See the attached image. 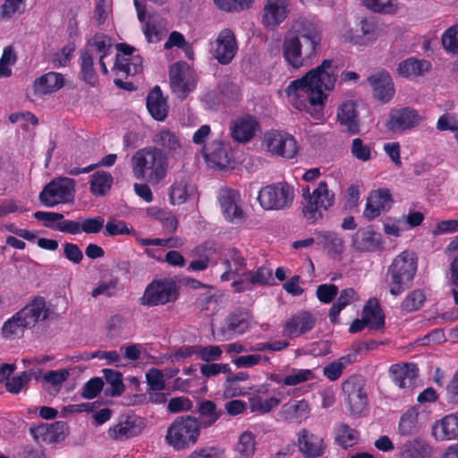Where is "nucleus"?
<instances>
[{
	"mask_svg": "<svg viewBox=\"0 0 458 458\" xmlns=\"http://www.w3.org/2000/svg\"><path fill=\"white\" fill-rule=\"evenodd\" d=\"M106 384L105 388L106 394L111 396L120 395L124 390L122 374L113 369H105L103 370Z\"/></svg>",
	"mask_w": 458,
	"mask_h": 458,
	"instance_id": "obj_54",
	"label": "nucleus"
},
{
	"mask_svg": "<svg viewBox=\"0 0 458 458\" xmlns=\"http://www.w3.org/2000/svg\"><path fill=\"white\" fill-rule=\"evenodd\" d=\"M336 79L337 72L333 61L326 59L301 78L290 82L285 89L288 102L296 109L309 112L319 119L327 98L326 91L335 88Z\"/></svg>",
	"mask_w": 458,
	"mask_h": 458,
	"instance_id": "obj_1",
	"label": "nucleus"
},
{
	"mask_svg": "<svg viewBox=\"0 0 458 458\" xmlns=\"http://www.w3.org/2000/svg\"><path fill=\"white\" fill-rule=\"evenodd\" d=\"M210 54L220 64H228L238 51L234 33L230 29H223L216 39L210 43Z\"/></svg>",
	"mask_w": 458,
	"mask_h": 458,
	"instance_id": "obj_15",
	"label": "nucleus"
},
{
	"mask_svg": "<svg viewBox=\"0 0 458 458\" xmlns=\"http://www.w3.org/2000/svg\"><path fill=\"white\" fill-rule=\"evenodd\" d=\"M293 197V189L287 183L279 182L263 187L259 192L258 200L264 209L277 210L289 207Z\"/></svg>",
	"mask_w": 458,
	"mask_h": 458,
	"instance_id": "obj_11",
	"label": "nucleus"
},
{
	"mask_svg": "<svg viewBox=\"0 0 458 458\" xmlns=\"http://www.w3.org/2000/svg\"><path fill=\"white\" fill-rule=\"evenodd\" d=\"M444 49L452 55H458V24L448 28L441 37Z\"/></svg>",
	"mask_w": 458,
	"mask_h": 458,
	"instance_id": "obj_61",
	"label": "nucleus"
},
{
	"mask_svg": "<svg viewBox=\"0 0 458 458\" xmlns=\"http://www.w3.org/2000/svg\"><path fill=\"white\" fill-rule=\"evenodd\" d=\"M112 49V39L110 37L102 34L97 33L94 37L88 42L87 47L84 53H89L93 57H98L99 61V64L101 66V71L104 74L108 72L106 64L105 63V58L111 54Z\"/></svg>",
	"mask_w": 458,
	"mask_h": 458,
	"instance_id": "obj_32",
	"label": "nucleus"
},
{
	"mask_svg": "<svg viewBox=\"0 0 458 458\" xmlns=\"http://www.w3.org/2000/svg\"><path fill=\"white\" fill-rule=\"evenodd\" d=\"M363 4L375 13H395L399 7L395 0H362Z\"/></svg>",
	"mask_w": 458,
	"mask_h": 458,
	"instance_id": "obj_59",
	"label": "nucleus"
},
{
	"mask_svg": "<svg viewBox=\"0 0 458 458\" xmlns=\"http://www.w3.org/2000/svg\"><path fill=\"white\" fill-rule=\"evenodd\" d=\"M368 81L375 98L382 103H387L393 98L395 89L393 80L387 72H376L370 75Z\"/></svg>",
	"mask_w": 458,
	"mask_h": 458,
	"instance_id": "obj_28",
	"label": "nucleus"
},
{
	"mask_svg": "<svg viewBox=\"0 0 458 458\" xmlns=\"http://www.w3.org/2000/svg\"><path fill=\"white\" fill-rule=\"evenodd\" d=\"M47 318V310L44 298H35L4 323L2 334L5 338H18L23 335L26 328L35 327L38 322Z\"/></svg>",
	"mask_w": 458,
	"mask_h": 458,
	"instance_id": "obj_4",
	"label": "nucleus"
},
{
	"mask_svg": "<svg viewBox=\"0 0 458 458\" xmlns=\"http://www.w3.org/2000/svg\"><path fill=\"white\" fill-rule=\"evenodd\" d=\"M154 147L161 149L168 157L181 155L183 152V146L181 137L174 131L162 128L157 131L152 138Z\"/></svg>",
	"mask_w": 458,
	"mask_h": 458,
	"instance_id": "obj_26",
	"label": "nucleus"
},
{
	"mask_svg": "<svg viewBox=\"0 0 458 458\" xmlns=\"http://www.w3.org/2000/svg\"><path fill=\"white\" fill-rule=\"evenodd\" d=\"M94 58L89 53L81 54V75L83 80L91 86H95L98 82V77L93 68Z\"/></svg>",
	"mask_w": 458,
	"mask_h": 458,
	"instance_id": "obj_62",
	"label": "nucleus"
},
{
	"mask_svg": "<svg viewBox=\"0 0 458 458\" xmlns=\"http://www.w3.org/2000/svg\"><path fill=\"white\" fill-rule=\"evenodd\" d=\"M259 130V125L256 119L247 115L234 122L232 127V137L238 142H248Z\"/></svg>",
	"mask_w": 458,
	"mask_h": 458,
	"instance_id": "obj_37",
	"label": "nucleus"
},
{
	"mask_svg": "<svg viewBox=\"0 0 458 458\" xmlns=\"http://www.w3.org/2000/svg\"><path fill=\"white\" fill-rule=\"evenodd\" d=\"M437 440H453L458 438V411L437 420L432 428Z\"/></svg>",
	"mask_w": 458,
	"mask_h": 458,
	"instance_id": "obj_34",
	"label": "nucleus"
},
{
	"mask_svg": "<svg viewBox=\"0 0 458 458\" xmlns=\"http://www.w3.org/2000/svg\"><path fill=\"white\" fill-rule=\"evenodd\" d=\"M393 203L390 191L386 188H380L372 191L367 198L363 216L366 219L371 221L379 216L381 213L390 209Z\"/></svg>",
	"mask_w": 458,
	"mask_h": 458,
	"instance_id": "obj_22",
	"label": "nucleus"
},
{
	"mask_svg": "<svg viewBox=\"0 0 458 458\" xmlns=\"http://www.w3.org/2000/svg\"><path fill=\"white\" fill-rule=\"evenodd\" d=\"M317 324V317L307 310L293 314L284 324L283 335L288 338H296L311 331Z\"/></svg>",
	"mask_w": 458,
	"mask_h": 458,
	"instance_id": "obj_21",
	"label": "nucleus"
},
{
	"mask_svg": "<svg viewBox=\"0 0 458 458\" xmlns=\"http://www.w3.org/2000/svg\"><path fill=\"white\" fill-rule=\"evenodd\" d=\"M418 368L413 363H396L390 367L389 374L400 388H411L418 377Z\"/></svg>",
	"mask_w": 458,
	"mask_h": 458,
	"instance_id": "obj_33",
	"label": "nucleus"
},
{
	"mask_svg": "<svg viewBox=\"0 0 458 458\" xmlns=\"http://www.w3.org/2000/svg\"><path fill=\"white\" fill-rule=\"evenodd\" d=\"M310 414V403L304 399L289 400L278 411L280 420L292 423H301L309 418Z\"/></svg>",
	"mask_w": 458,
	"mask_h": 458,
	"instance_id": "obj_29",
	"label": "nucleus"
},
{
	"mask_svg": "<svg viewBox=\"0 0 458 458\" xmlns=\"http://www.w3.org/2000/svg\"><path fill=\"white\" fill-rule=\"evenodd\" d=\"M76 182L69 177H58L50 181L39 194L41 204L53 208L60 204L72 203Z\"/></svg>",
	"mask_w": 458,
	"mask_h": 458,
	"instance_id": "obj_8",
	"label": "nucleus"
},
{
	"mask_svg": "<svg viewBox=\"0 0 458 458\" xmlns=\"http://www.w3.org/2000/svg\"><path fill=\"white\" fill-rule=\"evenodd\" d=\"M379 240L377 234L370 229L358 230L352 238V246L360 251H371L377 248Z\"/></svg>",
	"mask_w": 458,
	"mask_h": 458,
	"instance_id": "obj_47",
	"label": "nucleus"
},
{
	"mask_svg": "<svg viewBox=\"0 0 458 458\" xmlns=\"http://www.w3.org/2000/svg\"><path fill=\"white\" fill-rule=\"evenodd\" d=\"M202 155L208 166L227 169L233 166V159L229 148L220 140H214L201 148Z\"/></svg>",
	"mask_w": 458,
	"mask_h": 458,
	"instance_id": "obj_19",
	"label": "nucleus"
},
{
	"mask_svg": "<svg viewBox=\"0 0 458 458\" xmlns=\"http://www.w3.org/2000/svg\"><path fill=\"white\" fill-rule=\"evenodd\" d=\"M179 289L176 283L169 278L154 280L146 287L140 304L147 307L165 305L177 300Z\"/></svg>",
	"mask_w": 458,
	"mask_h": 458,
	"instance_id": "obj_9",
	"label": "nucleus"
},
{
	"mask_svg": "<svg viewBox=\"0 0 458 458\" xmlns=\"http://www.w3.org/2000/svg\"><path fill=\"white\" fill-rule=\"evenodd\" d=\"M291 12L289 0H267L261 15L262 24L275 30L283 23Z\"/></svg>",
	"mask_w": 458,
	"mask_h": 458,
	"instance_id": "obj_20",
	"label": "nucleus"
},
{
	"mask_svg": "<svg viewBox=\"0 0 458 458\" xmlns=\"http://www.w3.org/2000/svg\"><path fill=\"white\" fill-rule=\"evenodd\" d=\"M360 33L352 34L349 31L344 38L355 46H366L377 40L383 33L381 25L373 19H363L360 22Z\"/></svg>",
	"mask_w": 458,
	"mask_h": 458,
	"instance_id": "obj_25",
	"label": "nucleus"
},
{
	"mask_svg": "<svg viewBox=\"0 0 458 458\" xmlns=\"http://www.w3.org/2000/svg\"><path fill=\"white\" fill-rule=\"evenodd\" d=\"M358 437V432L346 424H340L336 428V440L344 448L352 446Z\"/></svg>",
	"mask_w": 458,
	"mask_h": 458,
	"instance_id": "obj_60",
	"label": "nucleus"
},
{
	"mask_svg": "<svg viewBox=\"0 0 458 458\" xmlns=\"http://www.w3.org/2000/svg\"><path fill=\"white\" fill-rule=\"evenodd\" d=\"M131 169L136 179L157 185L167 175L168 158L157 147H145L131 157Z\"/></svg>",
	"mask_w": 458,
	"mask_h": 458,
	"instance_id": "obj_3",
	"label": "nucleus"
},
{
	"mask_svg": "<svg viewBox=\"0 0 458 458\" xmlns=\"http://www.w3.org/2000/svg\"><path fill=\"white\" fill-rule=\"evenodd\" d=\"M422 119L418 111L413 108H394L388 114L386 127L393 133H403L417 127Z\"/></svg>",
	"mask_w": 458,
	"mask_h": 458,
	"instance_id": "obj_16",
	"label": "nucleus"
},
{
	"mask_svg": "<svg viewBox=\"0 0 458 458\" xmlns=\"http://www.w3.org/2000/svg\"><path fill=\"white\" fill-rule=\"evenodd\" d=\"M243 276L239 281H234L232 285L235 292H244L251 289L252 284H270L273 280L271 268L262 266L256 271L242 272Z\"/></svg>",
	"mask_w": 458,
	"mask_h": 458,
	"instance_id": "obj_31",
	"label": "nucleus"
},
{
	"mask_svg": "<svg viewBox=\"0 0 458 458\" xmlns=\"http://www.w3.org/2000/svg\"><path fill=\"white\" fill-rule=\"evenodd\" d=\"M297 446L301 454L306 458H318L323 455L326 449L324 439L306 428L298 432Z\"/></svg>",
	"mask_w": 458,
	"mask_h": 458,
	"instance_id": "obj_24",
	"label": "nucleus"
},
{
	"mask_svg": "<svg viewBox=\"0 0 458 458\" xmlns=\"http://www.w3.org/2000/svg\"><path fill=\"white\" fill-rule=\"evenodd\" d=\"M38 378V375L34 370H26L18 376L13 377L6 381V389L12 394H19L24 386H26L32 377Z\"/></svg>",
	"mask_w": 458,
	"mask_h": 458,
	"instance_id": "obj_58",
	"label": "nucleus"
},
{
	"mask_svg": "<svg viewBox=\"0 0 458 458\" xmlns=\"http://www.w3.org/2000/svg\"><path fill=\"white\" fill-rule=\"evenodd\" d=\"M356 359L355 353L342 356L336 360L327 364L323 369V375L330 381H336L343 374L344 369Z\"/></svg>",
	"mask_w": 458,
	"mask_h": 458,
	"instance_id": "obj_50",
	"label": "nucleus"
},
{
	"mask_svg": "<svg viewBox=\"0 0 458 458\" xmlns=\"http://www.w3.org/2000/svg\"><path fill=\"white\" fill-rule=\"evenodd\" d=\"M269 388L268 384H261L252 388L251 396L249 398V407L251 412L263 415L269 413L280 405L284 396L281 393L267 396Z\"/></svg>",
	"mask_w": 458,
	"mask_h": 458,
	"instance_id": "obj_17",
	"label": "nucleus"
},
{
	"mask_svg": "<svg viewBox=\"0 0 458 458\" xmlns=\"http://www.w3.org/2000/svg\"><path fill=\"white\" fill-rule=\"evenodd\" d=\"M359 300V294L353 288H345L342 290L336 301L331 306L329 310L328 317L331 323H338L341 311L348 305L358 301Z\"/></svg>",
	"mask_w": 458,
	"mask_h": 458,
	"instance_id": "obj_42",
	"label": "nucleus"
},
{
	"mask_svg": "<svg viewBox=\"0 0 458 458\" xmlns=\"http://www.w3.org/2000/svg\"><path fill=\"white\" fill-rule=\"evenodd\" d=\"M316 242L331 257H339L344 252V242L343 238L332 231L316 232Z\"/></svg>",
	"mask_w": 458,
	"mask_h": 458,
	"instance_id": "obj_38",
	"label": "nucleus"
},
{
	"mask_svg": "<svg viewBox=\"0 0 458 458\" xmlns=\"http://www.w3.org/2000/svg\"><path fill=\"white\" fill-rule=\"evenodd\" d=\"M147 108L151 116L157 121H164L168 113L166 98L158 86H156L147 97Z\"/></svg>",
	"mask_w": 458,
	"mask_h": 458,
	"instance_id": "obj_39",
	"label": "nucleus"
},
{
	"mask_svg": "<svg viewBox=\"0 0 458 458\" xmlns=\"http://www.w3.org/2000/svg\"><path fill=\"white\" fill-rule=\"evenodd\" d=\"M114 178L112 174L106 171L95 172L89 181L90 192L96 196H105L110 191Z\"/></svg>",
	"mask_w": 458,
	"mask_h": 458,
	"instance_id": "obj_48",
	"label": "nucleus"
},
{
	"mask_svg": "<svg viewBox=\"0 0 458 458\" xmlns=\"http://www.w3.org/2000/svg\"><path fill=\"white\" fill-rule=\"evenodd\" d=\"M419 410L411 407L407 410L399 420L398 433L401 436L408 437L420 432V425L419 422Z\"/></svg>",
	"mask_w": 458,
	"mask_h": 458,
	"instance_id": "obj_43",
	"label": "nucleus"
},
{
	"mask_svg": "<svg viewBox=\"0 0 458 458\" xmlns=\"http://www.w3.org/2000/svg\"><path fill=\"white\" fill-rule=\"evenodd\" d=\"M322 40L320 27L314 21L300 17L292 22L282 46L285 62L294 69L310 66Z\"/></svg>",
	"mask_w": 458,
	"mask_h": 458,
	"instance_id": "obj_2",
	"label": "nucleus"
},
{
	"mask_svg": "<svg viewBox=\"0 0 458 458\" xmlns=\"http://www.w3.org/2000/svg\"><path fill=\"white\" fill-rule=\"evenodd\" d=\"M26 8L25 0H4L0 6V20H11L22 14Z\"/></svg>",
	"mask_w": 458,
	"mask_h": 458,
	"instance_id": "obj_57",
	"label": "nucleus"
},
{
	"mask_svg": "<svg viewBox=\"0 0 458 458\" xmlns=\"http://www.w3.org/2000/svg\"><path fill=\"white\" fill-rule=\"evenodd\" d=\"M256 445V436L250 430L243 431L234 445L233 458H253Z\"/></svg>",
	"mask_w": 458,
	"mask_h": 458,
	"instance_id": "obj_44",
	"label": "nucleus"
},
{
	"mask_svg": "<svg viewBox=\"0 0 458 458\" xmlns=\"http://www.w3.org/2000/svg\"><path fill=\"white\" fill-rule=\"evenodd\" d=\"M192 191L185 179L175 181L169 189V199L172 205H181L188 199Z\"/></svg>",
	"mask_w": 458,
	"mask_h": 458,
	"instance_id": "obj_52",
	"label": "nucleus"
},
{
	"mask_svg": "<svg viewBox=\"0 0 458 458\" xmlns=\"http://www.w3.org/2000/svg\"><path fill=\"white\" fill-rule=\"evenodd\" d=\"M32 437L38 443L55 444L66 437V425L62 421L40 424L30 428Z\"/></svg>",
	"mask_w": 458,
	"mask_h": 458,
	"instance_id": "obj_27",
	"label": "nucleus"
},
{
	"mask_svg": "<svg viewBox=\"0 0 458 458\" xmlns=\"http://www.w3.org/2000/svg\"><path fill=\"white\" fill-rule=\"evenodd\" d=\"M117 50L120 52L116 55L114 66L117 74L135 75L143 69V60L139 55H134L135 48L127 44H118Z\"/></svg>",
	"mask_w": 458,
	"mask_h": 458,
	"instance_id": "obj_18",
	"label": "nucleus"
},
{
	"mask_svg": "<svg viewBox=\"0 0 458 458\" xmlns=\"http://www.w3.org/2000/svg\"><path fill=\"white\" fill-rule=\"evenodd\" d=\"M431 69V64L426 60L408 58L398 65V73L405 78L420 76Z\"/></svg>",
	"mask_w": 458,
	"mask_h": 458,
	"instance_id": "obj_46",
	"label": "nucleus"
},
{
	"mask_svg": "<svg viewBox=\"0 0 458 458\" xmlns=\"http://www.w3.org/2000/svg\"><path fill=\"white\" fill-rule=\"evenodd\" d=\"M362 317L367 322V327L378 329L385 323V316L376 299H369L363 307Z\"/></svg>",
	"mask_w": 458,
	"mask_h": 458,
	"instance_id": "obj_45",
	"label": "nucleus"
},
{
	"mask_svg": "<svg viewBox=\"0 0 458 458\" xmlns=\"http://www.w3.org/2000/svg\"><path fill=\"white\" fill-rule=\"evenodd\" d=\"M169 81L172 92L184 99L197 87L196 72L183 61L174 63L169 69Z\"/></svg>",
	"mask_w": 458,
	"mask_h": 458,
	"instance_id": "obj_10",
	"label": "nucleus"
},
{
	"mask_svg": "<svg viewBox=\"0 0 458 458\" xmlns=\"http://www.w3.org/2000/svg\"><path fill=\"white\" fill-rule=\"evenodd\" d=\"M250 316L247 312L239 311L230 315L226 325L222 329L224 340L233 338L236 335H242L250 329Z\"/></svg>",
	"mask_w": 458,
	"mask_h": 458,
	"instance_id": "obj_36",
	"label": "nucleus"
},
{
	"mask_svg": "<svg viewBox=\"0 0 458 458\" xmlns=\"http://www.w3.org/2000/svg\"><path fill=\"white\" fill-rule=\"evenodd\" d=\"M338 122L352 133L359 131L358 113L353 100H345L338 107Z\"/></svg>",
	"mask_w": 458,
	"mask_h": 458,
	"instance_id": "obj_41",
	"label": "nucleus"
},
{
	"mask_svg": "<svg viewBox=\"0 0 458 458\" xmlns=\"http://www.w3.org/2000/svg\"><path fill=\"white\" fill-rule=\"evenodd\" d=\"M69 376L70 371L67 369H61L46 372L41 379L45 383L46 390L51 394H56Z\"/></svg>",
	"mask_w": 458,
	"mask_h": 458,
	"instance_id": "obj_49",
	"label": "nucleus"
},
{
	"mask_svg": "<svg viewBox=\"0 0 458 458\" xmlns=\"http://www.w3.org/2000/svg\"><path fill=\"white\" fill-rule=\"evenodd\" d=\"M64 85V76L55 72H49L37 78L33 83V89L38 96H46L61 89Z\"/></svg>",
	"mask_w": 458,
	"mask_h": 458,
	"instance_id": "obj_35",
	"label": "nucleus"
},
{
	"mask_svg": "<svg viewBox=\"0 0 458 458\" xmlns=\"http://www.w3.org/2000/svg\"><path fill=\"white\" fill-rule=\"evenodd\" d=\"M316 377L315 370L310 369H291L284 375V386H295L301 383L313 380Z\"/></svg>",
	"mask_w": 458,
	"mask_h": 458,
	"instance_id": "obj_55",
	"label": "nucleus"
},
{
	"mask_svg": "<svg viewBox=\"0 0 458 458\" xmlns=\"http://www.w3.org/2000/svg\"><path fill=\"white\" fill-rule=\"evenodd\" d=\"M200 434V423L191 416H182L174 420L168 427L165 440L176 451L186 450L193 446Z\"/></svg>",
	"mask_w": 458,
	"mask_h": 458,
	"instance_id": "obj_6",
	"label": "nucleus"
},
{
	"mask_svg": "<svg viewBox=\"0 0 458 458\" xmlns=\"http://www.w3.org/2000/svg\"><path fill=\"white\" fill-rule=\"evenodd\" d=\"M434 448L425 438L416 437L405 440L397 447V458H431Z\"/></svg>",
	"mask_w": 458,
	"mask_h": 458,
	"instance_id": "obj_23",
	"label": "nucleus"
},
{
	"mask_svg": "<svg viewBox=\"0 0 458 458\" xmlns=\"http://www.w3.org/2000/svg\"><path fill=\"white\" fill-rule=\"evenodd\" d=\"M302 195L305 199L302 213L310 223L320 220L335 203V193L326 181L319 182L312 192H310L309 187L303 188Z\"/></svg>",
	"mask_w": 458,
	"mask_h": 458,
	"instance_id": "obj_7",
	"label": "nucleus"
},
{
	"mask_svg": "<svg viewBox=\"0 0 458 458\" xmlns=\"http://www.w3.org/2000/svg\"><path fill=\"white\" fill-rule=\"evenodd\" d=\"M217 200L225 219L233 224H240L245 219L241 195L238 191L222 188L217 194Z\"/></svg>",
	"mask_w": 458,
	"mask_h": 458,
	"instance_id": "obj_14",
	"label": "nucleus"
},
{
	"mask_svg": "<svg viewBox=\"0 0 458 458\" xmlns=\"http://www.w3.org/2000/svg\"><path fill=\"white\" fill-rule=\"evenodd\" d=\"M417 271V261L411 252L403 251L389 266L386 282L394 296L400 295L412 282Z\"/></svg>",
	"mask_w": 458,
	"mask_h": 458,
	"instance_id": "obj_5",
	"label": "nucleus"
},
{
	"mask_svg": "<svg viewBox=\"0 0 458 458\" xmlns=\"http://www.w3.org/2000/svg\"><path fill=\"white\" fill-rule=\"evenodd\" d=\"M147 213L150 216H153L161 222L164 229L167 233H174L176 231L178 221L172 212L156 207H151L147 209Z\"/></svg>",
	"mask_w": 458,
	"mask_h": 458,
	"instance_id": "obj_53",
	"label": "nucleus"
},
{
	"mask_svg": "<svg viewBox=\"0 0 458 458\" xmlns=\"http://www.w3.org/2000/svg\"><path fill=\"white\" fill-rule=\"evenodd\" d=\"M226 270L221 275L223 281L233 279V275H240L246 266V259L239 253L233 250L229 251V257L225 261Z\"/></svg>",
	"mask_w": 458,
	"mask_h": 458,
	"instance_id": "obj_51",
	"label": "nucleus"
},
{
	"mask_svg": "<svg viewBox=\"0 0 458 458\" xmlns=\"http://www.w3.org/2000/svg\"><path fill=\"white\" fill-rule=\"evenodd\" d=\"M362 377L352 376L343 383L344 400L352 415L360 416L368 407V395Z\"/></svg>",
	"mask_w": 458,
	"mask_h": 458,
	"instance_id": "obj_13",
	"label": "nucleus"
},
{
	"mask_svg": "<svg viewBox=\"0 0 458 458\" xmlns=\"http://www.w3.org/2000/svg\"><path fill=\"white\" fill-rule=\"evenodd\" d=\"M262 147L269 153L284 158H293L298 152V144L293 135L284 131H267Z\"/></svg>",
	"mask_w": 458,
	"mask_h": 458,
	"instance_id": "obj_12",
	"label": "nucleus"
},
{
	"mask_svg": "<svg viewBox=\"0 0 458 458\" xmlns=\"http://www.w3.org/2000/svg\"><path fill=\"white\" fill-rule=\"evenodd\" d=\"M139 21L141 23L144 36L149 43L159 42L167 30L165 20L156 13H147V8L144 9V18Z\"/></svg>",
	"mask_w": 458,
	"mask_h": 458,
	"instance_id": "obj_30",
	"label": "nucleus"
},
{
	"mask_svg": "<svg viewBox=\"0 0 458 458\" xmlns=\"http://www.w3.org/2000/svg\"><path fill=\"white\" fill-rule=\"evenodd\" d=\"M199 413L205 427L212 426L222 415L213 401H203L199 405Z\"/></svg>",
	"mask_w": 458,
	"mask_h": 458,
	"instance_id": "obj_56",
	"label": "nucleus"
},
{
	"mask_svg": "<svg viewBox=\"0 0 458 458\" xmlns=\"http://www.w3.org/2000/svg\"><path fill=\"white\" fill-rule=\"evenodd\" d=\"M351 152L355 158L362 162L370 160L372 157L371 147L360 138L352 140Z\"/></svg>",
	"mask_w": 458,
	"mask_h": 458,
	"instance_id": "obj_64",
	"label": "nucleus"
},
{
	"mask_svg": "<svg viewBox=\"0 0 458 458\" xmlns=\"http://www.w3.org/2000/svg\"><path fill=\"white\" fill-rule=\"evenodd\" d=\"M132 416L124 417L108 429V437L116 441H123L138 435L140 431Z\"/></svg>",
	"mask_w": 458,
	"mask_h": 458,
	"instance_id": "obj_40",
	"label": "nucleus"
},
{
	"mask_svg": "<svg viewBox=\"0 0 458 458\" xmlns=\"http://www.w3.org/2000/svg\"><path fill=\"white\" fill-rule=\"evenodd\" d=\"M426 300L421 290L411 292L402 302V309L407 312H412L420 309Z\"/></svg>",
	"mask_w": 458,
	"mask_h": 458,
	"instance_id": "obj_63",
	"label": "nucleus"
}]
</instances>
